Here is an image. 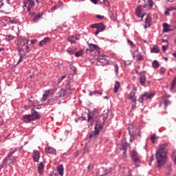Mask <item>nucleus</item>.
<instances>
[{
	"label": "nucleus",
	"mask_w": 176,
	"mask_h": 176,
	"mask_svg": "<svg viewBox=\"0 0 176 176\" xmlns=\"http://www.w3.org/2000/svg\"><path fill=\"white\" fill-rule=\"evenodd\" d=\"M167 146H168V144H164L158 146L156 150L157 167L158 168L164 167L167 163V153H168Z\"/></svg>",
	"instance_id": "1"
},
{
	"label": "nucleus",
	"mask_w": 176,
	"mask_h": 176,
	"mask_svg": "<svg viewBox=\"0 0 176 176\" xmlns=\"http://www.w3.org/2000/svg\"><path fill=\"white\" fill-rule=\"evenodd\" d=\"M100 120V121H99ZM99 120L96 122V125L95 126V130L94 131H92L89 133V138H97V135L100 134V130L102 129V126H104V123L105 122V120L104 119V117L100 116ZM99 129V130H98Z\"/></svg>",
	"instance_id": "2"
},
{
	"label": "nucleus",
	"mask_w": 176,
	"mask_h": 176,
	"mask_svg": "<svg viewBox=\"0 0 176 176\" xmlns=\"http://www.w3.org/2000/svg\"><path fill=\"white\" fill-rule=\"evenodd\" d=\"M16 152H17V149H14V151L8 153L3 160V163L8 164V166H12V164H13V163H14V162L16 161V159L19 157V154L14 155Z\"/></svg>",
	"instance_id": "3"
},
{
	"label": "nucleus",
	"mask_w": 176,
	"mask_h": 176,
	"mask_svg": "<svg viewBox=\"0 0 176 176\" xmlns=\"http://www.w3.org/2000/svg\"><path fill=\"white\" fill-rule=\"evenodd\" d=\"M19 52L20 50L21 53H28L30 52V47L28 46V40L22 39L18 44Z\"/></svg>",
	"instance_id": "4"
},
{
	"label": "nucleus",
	"mask_w": 176,
	"mask_h": 176,
	"mask_svg": "<svg viewBox=\"0 0 176 176\" xmlns=\"http://www.w3.org/2000/svg\"><path fill=\"white\" fill-rule=\"evenodd\" d=\"M131 159L133 163H135V167L140 166V163H141V159H140V156H138V153L135 151H133L131 152Z\"/></svg>",
	"instance_id": "5"
},
{
	"label": "nucleus",
	"mask_w": 176,
	"mask_h": 176,
	"mask_svg": "<svg viewBox=\"0 0 176 176\" xmlns=\"http://www.w3.org/2000/svg\"><path fill=\"white\" fill-rule=\"evenodd\" d=\"M91 28H97L95 35H98L100 32H102L105 30V25L103 23H95L91 25Z\"/></svg>",
	"instance_id": "6"
},
{
	"label": "nucleus",
	"mask_w": 176,
	"mask_h": 176,
	"mask_svg": "<svg viewBox=\"0 0 176 176\" xmlns=\"http://www.w3.org/2000/svg\"><path fill=\"white\" fill-rule=\"evenodd\" d=\"M153 94H149L148 92H145L143 95H142L140 98L138 99L139 102L144 105V101L146 100H151L152 97H153Z\"/></svg>",
	"instance_id": "7"
},
{
	"label": "nucleus",
	"mask_w": 176,
	"mask_h": 176,
	"mask_svg": "<svg viewBox=\"0 0 176 176\" xmlns=\"http://www.w3.org/2000/svg\"><path fill=\"white\" fill-rule=\"evenodd\" d=\"M34 6L35 2H34L33 0H27V1L24 3V6L27 8L28 12H31V8H34Z\"/></svg>",
	"instance_id": "8"
},
{
	"label": "nucleus",
	"mask_w": 176,
	"mask_h": 176,
	"mask_svg": "<svg viewBox=\"0 0 176 176\" xmlns=\"http://www.w3.org/2000/svg\"><path fill=\"white\" fill-rule=\"evenodd\" d=\"M127 100H130L131 102H137V97L135 96V92L131 91L127 96Z\"/></svg>",
	"instance_id": "9"
},
{
	"label": "nucleus",
	"mask_w": 176,
	"mask_h": 176,
	"mask_svg": "<svg viewBox=\"0 0 176 176\" xmlns=\"http://www.w3.org/2000/svg\"><path fill=\"white\" fill-rule=\"evenodd\" d=\"M33 160L34 162H39V159L41 157V153L38 150H34L33 151Z\"/></svg>",
	"instance_id": "10"
},
{
	"label": "nucleus",
	"mask_w": 176,
	"mask_h": 176,
	"mask_svg": "<svg viewBox=\"0 0 176 176\" xmlns=\"http://www.w3.org/2000/svg\"><path fill=\"white\" fill-rule=\"evenodd\" d=\"M31 113L32 115H30V116L32 120H36V119H39V118H41V114L34 109L31 110Z\"/></svg>",
	"instance_id": "11"
},
{
	"label": "nucleus",
	"mask_w": 176,
	"mask_h": 176,
	"mask_svg": "<svg viewBox=\"0 0 176 176\" xmlns=\"http://www.w3.org/2000/svg\"><path fill=\"white\" fill-rule=\"evenodd\" d=\"M45 151L47 153H50V155H57V151L53 147L47 146Z\"/></svg>",
	"instance_id": "12"
},
{
	"label": "nucleus",
	"mask_w": 176,
	"mask_h": 176,
	"mask_svg": "<svg viewBox=\"0 0 176 176\" xmlns=\"http://www.w3.org/2000/svg\"><path fill=\"white\" fill-rule=\"evenodd\" d=\"M151 21H152V17L151 16V15H147L145 20V23H146V24L144 25L145 30L151 27Z\"/></svg>",
	"instance_id": "13"
},
{
	"label": "nucleus",
	"mask_w": 176,
	"mask_h": 176,
	"mask_svg": "<svg viewBox=\"0 0 176 176\" xmlns=\"http://www.w3.org/2000/svg\"><path fill=\"white\" fill-rule=\"evenodd\" d=\"M21 120H23V122H25V123H30V122L33 120L31 117V115H24L22 116Z\"/></svg>",
	"instance_id": "14"
},
{
	"label": "nucleus",
	"mask_w": 176,
	"mask_h": 176,
	"mask_svg": "<svg viewBox=\"0 0 176 176\" xmlns=\"http://www.w3.org/2000/svg\"><path fill=\"white\" fill-rule=\"evenodd\" d=\"M52 94V91L50 89H47L45 91L44 94L43 95V98L41 99V102H45L46 100H47V97Z\"/></svg>",
	"instance_id": "15"
},
{
	"label": "nucleus",
	"mask_w": 176,
	"mask_h": 176,
	"mask_svg": "<svg viewBox=\"0 0 176 176\" xmlns=\"http://www.w3.org/2000/svg\"><path fill=\"white\" fill-rule=\"evenodd\" d=\"M145 80H146L145 73L140 72V85H142V86L145 85Z\"/></svg>",
	"instance_id": "16"
},
{
	"label": "nucleus",
	"mask_w": 176,
	"mask_h": 176,
	"mask_svg": "<svg viewBox=\"0 0 176 176\" xmlns=\"http://www.w3.org/2000/svg\"><path fill=\"white\" fill-rule=\"evenodd\" d=\"M19 59L17 63V65L20 64V63H23V60H24V57H25V52H21V50H19Z\"/></svg>",
	"instance_id": "17"
},
{
	"label": "nucleus",
	"mask_w": 176,
	"mask_h": 176,
	"mask_svg": "<svg viewBox=\"0 0 176 176\" xmlns=\"http://www.w3.org/2000/svg\"><path fill=\"white\" fill-rule=\"evenodd\" d=\"M65 91L64 89H61L57 94H56V99L57 98H61V97H65Z\"/></svg>",
	"instance_id": "18"
},
{
	"label": "nucleus",
	"mask_w": 176,
	"mask_h": 176,
	"mask_svg": "<svg viewBox=\"0 0 176 176\" xmlns=\"http://www.w3.org/2000/svg\"><path fill=\"white\" fill-rule=\"evenodd\" d=\"M51 38L49 37H45L44 39L39 42V46H44L46 43H49L50 42Z\"/></svg>",
	"instance_id": "19"
},
{
	"label": "nucleus",
	"mask_w": 176,
	"mask_h": 176,
	"mask_svg": "<svg viewBox=\"0 0 176 176\" xmlns=\"http://www.w3.org/2000/svg\"><path fill=\"white\" fill-rule=\"evenodd\" d=\"M65 90V94L66 96H69V94H72L74 89L71 88V86H69V84L66 87V89Z\"/></svg>",
	"instance_id": "20"
},
{
	"label": "nucleus",
	"mask_w": 176,
	"mask_h": 176,
	"mask_svg": "<svg viewBox=\"0 0 176 176\" xmlns=\"http://www.w3.org/2000/svg\"><path fill=\"white\" fill-rule=\"evenodd\" d=\"M57 170L58 174H60L61 176L64 175V166H63V164L58 165L57 167Z\"/></svg>",
	"instance_id": "21"
},
{
	"label": "nucleus",
	"mask_w": 176,
	"mask_h": 176,
	"mask_svg": "<svg viewBox=\"0 0 176 176\" xmlns=\"http://www.w3.org/2000/svg\"><path fill=\"white\" fill-rule=\"evenodd\" d=\"M128 130H129V133L131 135L130 142H133V141L134 140V135H133V131H131V130H133V125H130V126H129V128H128Z\"/></svg>",
	"instance_id": "22"
},
{
	"label": "nucleus",
	"mask_w": 176,
	"mask_h": 176,
	"mask_svg": "<svg viewBox=\"0 0 176 176\" xmlns=\"http://www.w3.org/2000/svg\"><path fill=\"white\" fill-rule=\"evenodd\" d=\"M107 58H108V56L104 54H101V55H99L98 60L99 63H103V61H107Z\"/></svg>",
	"instance_id": "23"
},
{
	"label": "nucleus",
	"mask_w": 176,
	"mask_h": 176,
	"mask_svg": "<svg viewBox=\"0 0 176 176\" xmlns=\"http://www.w3.org/2000/svg\"><path fill=\"white\" fill-rule=\"evenodd\" d=\"M127 142L126 140L122 141L121 146H120V151H127Z\"/></svg>",
	"instance_id": "24"
},
{
	"label": "nucleus",
	"mask_w": 176,
	"mask_h": 176,
	"mask_svg": "<svg viewBox=\"0 0 176 176\" xmlns=\"http://www.w3.org/2000/svg\"><path fill=\"white\" fill-rule=\"evenodd\" d=\"M160 52V48L157 45H153L151 50V53H159Z\"/></svg>",
	"instance_id": "25"
},
{
	"label": "nucleus",
	"mask_w": 176,
	"mask_h": 176,
	"mask_svg": "<svg viewBox=\"0 0 176 176\" xmlns=\"http://www.w3.org/2000/svg\"><path fill=\"white\" fill-rule=\"evenodd\" d=\"M173 10H176V7H169L168 8H166V10L164 12V14L166 16H168V14H170V12H173Z\"/></svg>",
	"instance_id": "26"
},
{
	"label": "nucleus",
	"mask_w": 176,
	"mask_h": 176,
	"mask_svg": "<svg viewBox=\"0 0 176 176\" xmlns=\"http://www.w3.org/2000/svg\"><path fill=\"white\" fill-rule=\"evenodd\" d=\"M120 87V82H119L118 81L116 82V84L114 85V89H113L114 93H118V91H119Z\"/></svg>",
	"instance_id": "27"
},
{
	"label": "nucleus",
	"mask_w": 176,
	"mask_h": 176,
	"mask_svg": "<svg viewBox=\"0 0 176 176\" xmlns=\"http://www.w3.org/2000/svg\"><path fill=\"white\" fill-rule=\"evenodd\" d=\"M38 170L39 174L43 173V162H40V164H38Z\"/></svg>",
	"instance_id": "28"
},
{
	"label": "nucleus",
	"mask_w": 176,
	"mask_h": 176,
	"mask_svg": "<svg viewBox=\"0 0 176 176\" xmlns=\"http://www.w3.org/2000/svg\"><path fill=\"white\" fill-rule=\"evenodd\" d=\"M142 12V8H141V6H139L136 8V14L138 17H141V13Z\"/></svg>",
	"instance_id": "29"
},
{
	"label": "nucleus",
	"mask_w": 176,
	"mask_h": 176,
	"mask_svg": "<svg viewBox=\"0 0 176 176\" xmlns=\"http://www.w3.org/2000/svg\"><path fill=\"white\" fill-rule=\"evenodd\" d=\"M90 52H93L94 50H97L98 49V46L95 44H89Z\"/></svg>",
	"instance_id": "30"
},
{
	"label": "nucleus",
	"mask_w": 176,
	"mask_h": 176,
	"mask_svg": "<svg viewBox=\"0 0 176 176\" xmlns=\"http://www.w3.org/2000/svg\"><path fill=\"white\" fill-rule=\"evenodd\" d=\"M152 65H153V68L156 69V68H159V67H160V63H159V62L157 60H154L152 63Z\"/></svg>",
	"instance_id": "31"
},
{
	"label": "nucleus",
	"mask_w": 176,
	"mask_h": 176,
	"mask_svg": "<svg viewBox=\"0 0 176 176\" xmlns=\"http://www.w3.org/2000/svg\"><path fill=\"white\" fill-rule=\"evenodd\" d=\"M171 104V102L168 99H165L164 100V109H167V107Z\"/></svg>",
	"instance_id": "32"
},
{
	"label": "nucleus",
	"mask_w": 176,
	"mask_h": 176,
	"mask_svg": "<svg viewBox=\"0 0 176 176\" xmlns=\"http://www.w3.org/2000/svg\"><path fill=\"white\" fill-rule=\"evenodd\" d=\"M87 122H89V123H93V116H91V113H88L87 114Z\"/></svg>",
	"instance_id": "33"
},
{
	"label": "nucleus",
	"mask_w": 176,
	"mask_h": 176,
	"mask_svg": "<svg viewBox=\"0 0 176 176\" xmlns=\"http://www.w3.org/2000/svg\"><path fill=\"white\" fill-rule=\"evenodd\" d=\"M41 17H42V14H38L37 15H36L33 19V21L34 23H38V20H39V19H41Z\"/></svg>",
	"instance_id": "34"
},
{
	"label": "nucleus",
	"mask_w": 176,
	"mask_h": 176,
	"mask_svg": "<svg viewBox=\"0 0 176 176\" xmlns=\"http://www.w3.org/2000/svg\"><path fill=\"white\" fill-rule=\"evenodd\" d=\"M171 158L173 160L175 163H176V150H173L171 154Z\"/></svg>",
	"instance_id": "35"
},
{
	"label": "nucleus",
	"mask_w": 176,
	"mask_h": 176,
	"mask_svg": "<svg viewBox=\"0 0 176 176\" xmlns=\"http://www.w3.org/2000/svg\"><path fill=\"white\" fill-rule=\"evenodd\" d=\"M76 57H80L81 56H83V50H80L79 52H77L75 53Z\"/></svg>",
	"instance_id": "36"
},
{
	"label": "nucleus",
	"mask_w": 176,
	"mask_h": 176,
	"mask_svg": "<svg viewBox=\"0 0 176 176\" xmlns=\"http://www.w3.org/2000/svg\"><path fill=\"white\" fill-rule=\"evenodd\" d=\"M159 138V137H157L156 135H153L151 137V140L153 142V144H155V140H157Z\"/></svg>",
	"instance_id": "37"
},
{
	"label": "nucleus",
	"mask_w": 176,
	"mask_h": 176,
	"mask_svg": "<svg viewBox=\"0 0 176 176\" xmlns=\"http://www.w3.org/2000/svg\"><path fill=\"white\" fill-rule=\"evenodd\" d=\"M74 38H75V36H69L67 39H68L69 42H70L71 43H76L75 40H74Z\"/></svg>",
	"instance_id": "38"
},
{
	"label": "nucleus",
	"mask_w": 176,
	"mask_h": 176,
	"mask_svg": "<svg viewBox=\"0 0 176 176\" xmlns=\"http://www.w3.org/2000/svg\"><path fill=\"white\" fill-rule=\"evenodd\" d=\"M67 53H69V54H75V51L72 49V48H68L67 50Z\"/></svg>",
	"instance_id": "39"
},
{
	"label": "nucleus",
	"mask_w": 176,
	"mask_h": 176,
	"mask_svg": "<svg viewBox=\"0 0 176 176\" xmlns=\"http://www.w3.org/2000/svg\"><path fill=\"white\" fill-rule=\"evenodd\" d=\"M112 172V168H109L108 169H106L104 172L103 175H107V174H109V173H111Z\"/></svg>",
	"instance_id": "40"
},
{
	"label": "nucleus",
	"mask_w": 176,
	"mask_h": 176,
	"mask_svg": "<svg viewBox=\"0 0 176 176\" xmlns=\"http://www.w3.org/2000/svg\"><path fill=\"white\" fill-rule=\"evenodd\" d=\"M148 5L149 8H151V9H152V8H153V0H148Z\"/></svg>",
	"instance_id": "41"
},
{
	"label": "nucleus",
	"mask_w": 176,
	"mask_h": 176,
	"mask_svg": "<svg viewBox=\"0 0 176 176\" xmlns=\"http://www.w3.org/2000/svg\"><path fill=\"white\" fill-rule=\"evenodd\" d=\"M122 151V157L123 159H126L127 157V155L126 154V150H121Z\"/></svg>",
	"instance_id": "42"
},
{
	"label": "nucleus",
	"mask_w": 176,
	"mask_h": 176,
	"mask_svg": "<svg viewBox=\"0 0 176 176\" xmlns=\"http://www.w3.org/2000/svg\"><path fill=\"white\" fill-rule=\"evenodd\" d=\"M67 76H62L58 80V83H61L64 79H65Z\"/></svg>",
	"instance_id": "43"
},
{
	"label": "nucleus",
	"mask_w": 176,
	"mask_h": 176,
	"mask_svg": "<svg viewBox=\"0 0 176 176\" xmlns=\"http://www.w3.org/2000/svg\"><path fill=\"white\" fill-rule=\"evenodd\" d=\"M96 19H99L100 20H102V19L105 18V16H104L102 15H100V14H96Z\"/></svg>",
	"instance_id": "44"
},
{
	"label": "nucleus",
	"mask_w": 176,
	"mask_h": 176,
	"mask_svg": "<svg viewBox=\"0 0 176 176\" xmlns=\"http://www.w3.org/2000/svg\"><path fill=\"white\" fill-rule=\"evenodd\" d=\"M115 72L116 75L119 74V67H118V65H115Z\"/></svg>",
	"instance_id": "45"
},
{
	"label": "nucleus",
	"mask_w": 176,
	"mask_h": 176,
	"mask_svg": "<svg viewBox=\"0 0 176 176\" xmlns=\"http://www.w3.org/2000/svg\"><path fill=\"white\" fill-rule=\"evenodd\" d=\"M160 74H164V73L166 72V68H164V67H161V68L160 69Z\"/></svg>",
	"instance_id": "46"
},
{
	"label": "nucleus",
	"mask_w": 176,
	"mask_h": 176,
	"mask_svg": "<svg viewBox=\"0 0 176 176\" xmlns=\"http://www.w3.org/2000/svg\"><path fill=\"white\" fill-rule=\"evenodd\" d=\"M154 159H155V157L153 155H151L149 161V166L152 164V162H153Z\"/></svg>",
	"instance_id": "47"
},
{
	"label": "nucleus",
	"mask_w": 176,
	"mask_h": 176,
	"mask_svg": "<svg viewBox=\"0 0 176 176\" xmlns=\"http://www.w3.org/2000/svg\"><path fill=\"white\" fill-rule=\"evenodd\" d=\"M135 108H137V102H132V109H135Z\"/></svg>",
	"instance_id": "48"
},
{
	"label": "nucleus",
	"mask_w": 176,
	"mask_h": 176,
	"mask_svg": "<svg viewBox=\"0 0 176 176\" xmlns=\"http://www.w3.org/2000/svg\"><path fill=\"white\" fill-rule=\"evenodd\" d=\"M168 47V45H163V46H162V50H163V52H166V50H167Z\"/></svg>",
	"instance_id": "49"
},
{
	"label": "nucleus",
	"mask_w": 176,
	"mask_h": 176,
	"mask_svg": "<svg viewBox=\"0 0 176 176\" xmlns=\"http://www.w3.org/2000/svg\"><path fill=\"white\" fill-rule=\"evenodd\" d=\"M137 59H138L139 61H141V60H142V56H141V55H138V56H137Z\"/></svg>",
	"instance_id": "50"
},
{
	"label": "nucleus",
	"mask_w": 176,
	"mask_h": 176,
	"mask_svg": "<svg viewBox=\"0 0 176 176\" xmlns=\"http://www.w3.org/2000/svg\"><path fill=\"white\" fill-rule=\"evenodd\" d=\"M14 37L12 35H9L8 36V41H12V39H14Z\"/></svg>",
	"instance_id": "51"
},
{
	"label": "nucleus",
	"mask_w": 176,
	"mask_h": 176,
	"mask_svg": "<svg viewBox=\"0 0 176 176\" xmlns=\"http://www.w3.org/2000/svg\"><path fill=\"white\" fill-rule=\"evenodd\" d=\"M168 31H170V30L167 28H164V30L163 32H168Z\"/></svg>",
	"instance_id": "52"
},
{
	"label": "nucleus",
	"mask_w": 176,
	"mask_h": 176,
	"mask_svg": "<svg viewBox=\"0 0 176 176\" xmlns=\"http://www.w3.org/2000/svg\"><path fill=\"white\" fill-rule=\"evenodd\" d=\"M136 132L138 133V137H141V132L140 131V129H137Z\"/></svg>",
	"instance_id": "53"
},
{
	"label": "nucleus",
	"mask_w": 176,
	"mask_h": 176,
	"mask_svg": "<svg viewBox=\"0 0 176 176\" xmlns=\"http://www.w3.org/2000/svg\"><path fill=\"white\" fill-rule=\"evenodd\" d=\"M92 167H93V165L89 164V165L87 166L88 171H90V170H91V168H92Z\"/></svg>",
	"instance_id": "54"
},
{
	"label": "nucleus",
	"mask_w": 176,
	"mask_h": 176,
	"mask_svg": "<svg viewBox=\"0 0 176 176\" xmlns=\"http://www.w3.org/2000/svg\"><path fill=\"white\" fill-rule=\"evenodd\" d=\"M93 94H97V91H91L89 92V96H93Z\"/></svg>",
	"instance_id": "55"
},
{
	"label": "nucleus",
	"mask_w": 176,
	"mask_h": 176,
	"mask_svg": "<svg viewBox=\"0 0 176 176\" xmlns=\"http://www.w3.org/2000/svg\"><path fill=\"white\" fill-rule=\"evenodd\" d=\"M128 43L130 45V46H133L134 44L133 43V41L128 40Z\"/></svg>",
	"instance_id": "56"
},
{
	"label": "nucleus",
	"mask_w": 176,
	"mask_h": 176,
	"mask_svg": "<svg viewBox=\"0 0 176 176\" xmlns=\"http://www.w3.org/2000/svg\"><path fill=\"white\" fill-rule=\"evenodd\" d=\"M57 91V88H54L50 90L51 93H54Z\"/></svg>",
	"instance_id": "57"
},
{
	"label": "nucleus",
	"mask_w": 176,
	"mask_h": 176,
	"mask_svg": "<svg viewBox=\"0 0 176 176\" xmlns=\"http://www.w3.org/2000/svg\"><path fill=\"white\" fill-rule=\"evenodd\" d=\"M163 27H164V28H167V27H168V24L165 23L163 24Z\"/></svg>",
	"instance_id": "58"
},
{
	"label": "nucleus",
	"mask_w": 176,
	"mask_h": 176,
	"mask_svg": "<svg viewBox=\"0 0 176 176\" xmlns=\"http://www.w3.org/2000/svg\"><path fill=\"white\" fill-rule=\"evenodd\" d=\"M97 91L96 94H100V96H102V92L100 91Z\"/></svg>",
	"instance_id": "59"
},
{
	"label": "nucleus",
	"mask_w": 176,
	"mask_h": 176,
	"mask_svg": "<svg viewBox=\"0 0 176 176\" xmlns=\"http://www.w3.org/2000/svg\"><path fill=\"white\" fill-rule=\"evenodd\" d=\"M93 3H95V5H97V2H98L97 0H91Z\"/></svg>",
	"instance_id": "60"
},
{
	"label": "nucleus",
	"mask_w": 176,
	"mask_h": 176,
	"mask_svg": "<svg viewBox=\"0 0 176 176\" xmlns=\"http://www.w3.org/2000/svg\"><path fill=\"white\" fill-rule=\"evenodd\" d=\"M144 16H145V14H142V15L140 14V16L139 17H141V21H142V19H144Z\"/></svg>",
	"instance_id": "61"
},
{
	"label": "nucleus",
	"mask_w": 176,
	"mask_h": 176,
	"mask_svg": "<svg viewBox=\"0 0 176 176\" xmlns=\"http://www.w3.org/2000/svg\"><path fill=\"white\" fill-rule=\"evenodd\" d=\"M133 90H134V91H137V87H135V85H133Z\"/></svg>",
	"instance_id": "62"
},
{
	"label": "nucleus",
	"mask_w": 176,
	"mask_h": 176,
	"mask_svg": "<svg viewBox=\"0 0 176 176\" xmlns=\"http://www.w3.org/2000/svg\"><path fill=\"white\" fill-rule=\"evenodd\" d=\"M10 23H11L12 24H16V21L12 20V21H10Z\"/></svg>",
	"instance_id": "63"
},
{
	"label": "nucleus",
	"mask_w": 176,
	"mask_h": 176,
	"mask_svg": "<svg viewBox=\"0 0 176 176\" xmlns=\"http://www.w3.org/2000/svg\"><path fill=\"white\" fill-rule=\"evenodd\" d=\"M52 101H54V99L51 98L48 100V102H52Z\"/></svg>",
	"instance_id": "64"
}]
</instances>
